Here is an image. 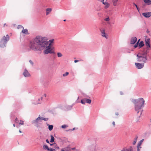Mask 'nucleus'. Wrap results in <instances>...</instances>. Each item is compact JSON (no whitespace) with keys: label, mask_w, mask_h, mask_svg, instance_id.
Listing matches in <instances>:
<instances>
[{"label":"nucleus","mask_w":151,"mask_h":151,"mask_svg":"<svg viewBox=\"0 0 151 151\" xmlns=\"http://www.w3.org/2000/svg\"><path fill=\"white\" fill-rule=\"evenodd\" d=\"M46 37L40 35L37 36L30 41L29 45V48L33 51H41L45 48L48 45Z\"/></svg>","instance_id":"nucleus-1"},{"label":"nucleus","mask_w":151,"mask_h":151,"mask_svg":"<svg viewBox=\"0 0 151 151\" xmlns=\"http://www.w3.org/2000/svg\"><path fill=\"white\" fill-rule=\"evenodd\" d=\"M145 100L143 98H139L137 99H133L132 102L134 105L135 110L139 113V110L143 108L145 104Z\"/></svg>","instance_id":"nucleus-2"},{"label":"nucleus","mask_w":151,"mask_h":151,"mask_svg":"<svg viewBox=\"0 0 151 151\" xmlns=\"http://www.w3.org/2000/svg\"><path fill=\"white\" fill-rule=\"evenodd\" d=\"M9 40V37L8 35H6V36H4L0 41V47L1 48L5 47L7 43Z\"/></svg>","instance_id":"nucleus-3"},{"label":"nucleus","mask_w":151,"mask_h":151,"mask_svg":"<svg viewBox=\"0 0 151 151\" xmlns=\"http://www.w3.org/2000/svg\"><path fill=\"white\" fill-rule=\"evenodd\" d=\"M147 52V51H146L144 53L140 55L139 54H137V61L139 62H143L144 63H146L147 60L146 54Z\"/></svg>","instance_id":"nucleus-4"},{"label":"nucleus","mask_w":151,"mask_h":151,"mask_svg":"<svg viewBox=\"0 0 151 151\" xmlns=\"http://www.w3.org/2000/svg\"><path fill=\"white\" fill-rule=\"evenodd\" d=\"M47 45H48L45 48V49L43 51L44 54L46 55L49 53H53L54 52L52 51V49L50 47H47Z\"/></svg>","instance_id":"nucleus-5"},{"label":"nucleus","mask_w":151,"mask_h":151,"mask_svg":"<svg viewBox=\"0 0 151 151\" xmlns=\"http://www.w3.org/2000/svg\"><path fill=\"white\" fill-rule=\"evenodd\" d=\"M75 148H71L69 147H67L62 149L61 150V151H71V150H73L74 151L76 150Z\"/></svg>","instance_id":"nucleus-6"},{"label":"nucleus","mask_w":151,"mask_h":151,"mask_svg":"<svg viewBox=\"0 0 151 151\" xmlns=\"http://www.w3.org/2000/svg\"><path fill=\"white\" fill-rule=\"evenodd\" d=\"M23 75L25 77H28L31 76L28 71L26 68L24 70Z\"/></svg>","instance_id":"nucleus-7"},{"label":"nucleus","mask_w":151,"mask_h":151,"mask_svg":"<svg viewBox=\"0 0 151 151\" xmlns=\"http://www.w3.org/2000/svg\"><path fill=\"white\" fill-rule=\"evenodd\" d=\"M41 121L40 119V115L35 120L33 121L32 122V123L33 124H36L35 125V126L36 127H38L37 124L39 122H41Z\"/></svg>","instance_id":"nucleus-8"},{"label":"nucleus","mask_w":151,"mask_h":151,"mask_svg":"<svg viewBox=\"0 0 151 151\" xmlns=\"http://www.w3.org/2000/svg\"><path fill=\"white\" fill-rule=\"evenodd\" d=\"M101 35V36L103 37H104L106 39H107L108 37L105 33V30L103 29H100Z\"/></svg>","instance_id":"nucleus-9"},{"label":"nucleus","mask_w":151,"mask_h":151,"mask_svg":"<svg viewBox=\"0 0 151 151\" xmlns=\"http://www.w3.org/2000/svg\"><path fill=\"white\" fill-rule=\"evenodd\" d=\"M135 64L136 67L139 69H140L144 67V64L142 63H136Z\"/></svg>","instance_id":"nucleus-10"},{"label":"nucleus","mask_w":151,"mask_h":151,"mask_svg":"<svg viewBox=\"0 0 151 151\" xmlns=\"http://www.w3.org/2000/svg\"><path fill=\"white\" fill-rule=\"evenodd\" d=\"M142 15L146 18H149L151 16V12L143 13L142 14Z\"/></svg>","instance_id":"nucleus-11"},{"label":"nucleus","mask_w":151,"mask_h":151,"mask_svg":"<svg viewBox=\"0 0 151 151\" xmlns=\"http://www.w3.org/2000/svg\"><path fill=\"white\" fill-rule=\"evenodd\" d=\"M150 39L149 38L145 40V45L147 47V49H149L150 47Z\"/></svg>","instance_id":"nucleus-12"},{"label":"nucleus","mask_w":151,"mask_h":151,"mask_svg":"<svg viewBox=\"0 0 151 151\" xmlns=\"http://www.w3.org/2000/svg\"><path fill=\"white\" fill-rule=\"evenodd\" d=\"M102 3L105 5L104 8L105 9H107L110 6V4L108 3L106 1L104 2V1H102Z\"/></svg>","instance_id":"nucleus-13"},{"label":"nucleus","mask_w":151,"mask_h":151,"mask_svg":"<svg viewBox=\"0 0 151 151\" xmlns=\"http://www.w3.org/2000/svg\"><path fill=\"white\" fill-rule=\"evenodd\" d=\"M137 38L135 37H133L132 38L131 40L130 43L131 44H134L135 42L137 41Z\"/></svg>","instance_id":"nucleus-14"},{"label":"nucleus","mask_w":151,"mask_h":151,"mask_svg":"<svg viewBox=\"0 0 151 151\" xmlns=\"http://www.w3.org/2000/svg\"><path fill=\"white\" fill-rule=\"evenodd\" d=\"M121 151H133V149L132 147H130L129 148L126 147L124 148Z\"/></svg>","instance_id":"nucleus-15"},{"label":"nucleus","mask_w":151,"mask_h":151,"mask_svg":"<svg viewBox=\"0 0 151 151\" xmlns=\"http://www.w3.org/2000/svg\"><path fill=\"white\" fill-rule=\"evenodd\" d=\"M119 0H112V2L114 6H116L117 5V3Z\"/></svg>","instance_id":"nucleus-16"},{"label":"nucleus","mask_w":151,"mask_h":151,"mask_svg":"<svg viewBox=\"0 0 151 151\" xmlns=\"http://www.w3.org/2000/svg\"><path fill=\"white\" fill-rule=\"evenodd\" d=\"M22 33L26 34L27 35H29V34L28 32V30L27 29H22Z\"/></svg>","instance_id":"nucleus-17"},{"label":"nucleus","mask_w":151,"mask_h":151,"mask_svg":"<svg viewBox=\"0 0 151 151\" xmlns=\"http://www.w3.org/2000/svg\"><path fill=\"white\" fill-rule=\"evenodd\" d=\"M52 9L51 8H47L46 9V15H48L52 11Z\"/></svg>","instance_id":"nucleus-18"},{"label":"nucleus","mask_w":151,"mask_h":151,"mask_svg":"<svg viewBox=\"0 0 151 151\" xmlns=\"http://www.w3.org/2000/svg\"><path fill=\"white\" fill-rule=\"evenodd\" d=\"M144 2L148 5L151 4V1L150 0H143Z\"/></svg>","instance_id":"nucleus-19"},{"label":"nucleus","mask_w":151,"mask_h":151,"mask_svg":"<svg viewBox=\"0 0 151 151\" xmlns=\"http://www.w3.org/2000/svg\"><path fill=\"white\" fill-rule=\"evenodd\" d=\"M139 44V48H140L144 45V42L143 41H141Z\"/></svg>","instance_id":"nucleus-20"},{"label":"nucleus","mask_w":151,"mask_h":151,"mask_svg":"<svg viewBox=\"0 0 151 151\" xmlns=\"http://www.w3.org/2000/svg\"><path fill=\"white\" fill-rule=\"evenodd\" d=\"M51 139L50 141L51 142H53L54 141L55 138L52 135H50Z\"/></svg>","instance_id":"nucleus-21"},{"label":"nucleus","mask_w":151,"mask_h":151,"mask_svg":"<svg viewBox=\"0 0 151 151\" xmlns=\"http://www.w3.org/2000/svg\"><path fill=\"white\" fill-rule=\"evenodd\" d=\"M72 107V106L70 105H68L66 106V108L67 110H70Z\"/></svg>","instance_id":"nucleus-22"},{"label":"nucleus","mask_w":151,"mask_h":151,"mask_svg":"<svg viewBox=\"0 0 151 151\" xmlns=\"http://www.w3.org/2000/svg\"><path fill=\"white\" fill-rule=\"evenodd\" d=\"M86 100V103L88 104H90L91 102V100L90 99H88L87 98H85Z\"/></svg>","instance_id":"nucleus-23"},{"label":"nucleus","mask_w":151,"mask_h":151,"mask_svg":"<svg viewBox=\"0 0 151 151\" xmlns=\"http://www.w3.org/2000/svg\"><path fill=\"white\" fill-rule=\"evenodd\" d=\"M48 126V129L50 131L52 130L53 128V126L51 125H47Z\"/></svg>","instance_id":"nucleus-24"},{"label":"nucleus","mask_w":151,"mask_h":151,"mask_svg":"<svg viewBox=\"0 0 151 151\" xmlns=\"http://www.w3.org/2000/svg\"><path fill=\"white\" fill-rule=\"evenodd\" d=\"M49 148L47 145H43V148L45 150H49Z\"/></svg>","instance_id":"nucleus-25"},{"label":"nucleus","mask_w":151,"mask_h":151,"mask_svg":"<svg viewBox=\"0 0 151 151\" xmlns=\"http://www.w3.org/2000/svg\"><path fill=\"white\" fill-rule=\"evenodd\" d=\"M54 41V40L53 39H51L49 40L48 41H47V42H48H48H49V43L52 44L53 43Z\"/></svg>","instance_id":"nucleus-26"},{"label":"nucleus","mask_w":151,"mask_h":151,"mask_svg":"<svg viewBox=\"0 0 151 151\" xmlns=\"http://www.w3.org/2000/svg\"><path fill=\"white\" fill-rule=\"evenodd\" d=\"M81 102L82 104H85V103L86 102L85 98L83 99H82L81 100Z\"/></svg>","instance_id":"nucleus-27"},{"label":"nucleus","mask_w":151,"mask_h":151,"mask_svg":"<svg viewBox=\"0 0 151 151\" xmlns=\"http://www.w3.org/2000/svg\"><path fill=\"white\" fill-rule=\"evenodd\" d=\"M57 54L59 58L63 56V55L61 52H58Z\"/></svg>","instance_id":"nucleus-28"},{"label":"nucleus","mask_w":151,"mask_h":151,"mask_svg":"<svg viewBox=\"0 0 151 151\" xmlns=\"http://www.w3.org/2000/svg\"><path fill=\"white\" fill-rule=\"evenodd\" d=\"M104 20L106 22H108L110 21V18L109 17H107L106 18L104 19Z\"/></svg>","instance_id":"nucleus-29"},{"label":"nucleus","mask_w":151,"mask_h":151,"mask_svg":"<svg viewBox=\"0 0 151 151\" xmlns=\"http://www.w3.org/2000/svg\"><path fill=\"white\" fill-rule=\"evenodd\" d=\"M94 148L93 150V149H90V147H89V148L90 149V150H91L92 151H96V150L95 149L96 148V146L95 145H93L92 146Z\"/></svg>","instance_id":"nucleus-30"},{"label":"nucleus","mask_w":151,"mask_h":151,"mask_svg":"<svg viewBox=\"0 0 151 151\" xmlns=\"http://www.w3.org/2000/svg\"><path fill=\"white\" fill-rule=\"evenodd\" d=\"M68 127V126L66 124H63L62 126L61 127L63 129H65Z\"/></svg>","instance_id":"nucleus-31"},{"label":"nucleus","mask_w":151,"mask_h":151,"mask_svg":"<svg viewBox=\"0 0 151 151\" xmlns=\"http://www.w3.org/2000/svg\"><path fill=\"white\" fill-rule=\"evenodd\" d=\"M17 29H24V27L22 25H19L17 26Z\"/></svg>","instance_id":"nucleus-32"},{"label":"nucleus","mask_w":151,"mask_h":151,"mask_svg":"<svg viewBox=\"0 0 151 151\" xmlns=\"http://www.w3.org/2000/svg\"><path fill=\"white\" fill-rule=\"evenodd\" d=\"M42 97H41V98L40 99H38V100L39 101H40L38 102H37L36 103H35V104H38L40 103L41 102V101H42Z\"/></svg>","instance_id":"nucleus-33"},{"label":"nucleus","mask_w":151,"mask_h":151,"mask_svg":"<svg viewBox=\"0 0 151 151\" xmlns=\"http://www.w3.org/2000/svg\"><path fill=\"white\" fill-rule=\"evenodd\" d=\"M143 111V110H142L141 111H140V116H138V117L137 118V121L138 122L139 119L140 118V116L141 115V114H142V112Z\"/></svg>","instance_id":"nucleus-34"},{"label":"nucleus","mask_w":151,"mask_h":151,"mask_svg":"<svg viewBox=\"0 0 151 151\" xmlns=\"http://www.w3.org/2000/svg\"><path fill=\"white\" fill-rule=\"evenodd\" d=\"M20 122H19V124L23 125L24 124V121L22 120H20Z\"/></svg>","instance_id":"nucleus-35"},{"label":"nucleus","mask_w":151,"mask_h":151,"mask_svg":"<svg viewBox=\"0 0 151 151\" xmlns=\"http://www.w3.org/2000/svg\"><path fill=\"white\" fill-rule=\"evenodd\" d=\"M69 74V73L68 72H65L64 74H63V76L64 77L66 76H68Z\"/></svg>","instance_id":"nucleus-36"},{"label":"nucleus","mask_w":151,"mask_h":151,"mask_svg":"<svg viewBox=\"0 0 151 151\" xmlns=\"http://www.w3.org/2000/svg\"><path fill=\"white\" fill-rule=\"evenodd\" d=\"M78 129V128L74 127V128H73L72 129H69L68 131H73L75 130H77V129Z\"/></svg>","instance_id":"nucleus-37"},{"label":"nucleus","mask_w":151,"mask_h":151,"mask_svg":"<svg viewBox=\"0 0 151 151\" xmlns=\"http://www.w3.org/2000/svg\"><path fill=\"white\" fill-rule=\"evenodd\" d=\"M19 120L17 118H16L15 120V122L17 123H19Z\"/></svg>","instance_id":"nucleus-38"},{"label":"nucleus","mask_w":151,"mask_h":151,"mask_svg":"<svg viewBox=\"0 0 151 151\" xmlns=\"http://www.w3.org/2000/svg\"><path fill=\"white\" fill-rule=\"evenodd\" d=\"M144 139H142V140H141L138 143L139 144H140L141 145V144L142 143V142H143Z\"/></svg>","instance_id":"nucleus-39"},{"label":"nucleus","mask_w":151,"mask_h":151,"mask_svg":"<svg viewBox=\"0 0 151 151\" xmlns=\"http://www.w3.org/2000/svg\"><path fill=\"white\" fill-rule=\"evenodd\" d=\"M138 45H139V44L138 42H137L136 44L134 45V48H136L138 46Z\"/></svg>","instance_id":"nucleus-40"},{"label":"nucleus","mask_w":151,"mask_h":151,"mask_svg":"<svg viewBox=\"0 0 151 151\" xmlns=\"http://www.w3.org/2000/svg\"><path fill=\"white\" fill-rule=\"evenodd\" d=\"M50 146L53 145L54 146H57V145L55 143L52 144H50Z\"/></svg>","instance_id":"nucleus-41"},{"label":"nucleus","mask_w":151,"mask_h":151,"mask_svg":"<svg viewBox=\"0 0 151 151\" xmlns=\"http://www.w3.org/2000/svg\"><path fill=\"white\" fill-rule=\"evenodd\" d=\"M29 62L31 64V65H33V64H34V63L32 61V60H29Z\"/></svg>","instance_id":"nucleus-42"},{"label":"nucleus","mask_w":151,"mask_h":151,"mask_svg":"<svg viewBox=\"0 0 151 151\" xmlns=\"http://www.w3.org/2000/svg\"><path fill=\"white\" fill-rule=\"evenodd\" d=\"M141 145L140 144H138L137 145V148H141Z\"/></svg>","instance_id":"nucleus-43"},{"label":"nucleus","mask_w":151,"mask_h":151,"mask_svg":"<svg viewBox=\"0 0 151 151\" xmlns=\"http://www.w3.org/2000/svg\"><path fill=\"white\" fill-rule=\"evenodd\" d=\"M8 27V25L6 23H4V24L3 27Z\"/></svg>","instance_id":"nucleus-44"},{"label":"nucleus","mask_w":151,"mask_h":151,"mask_svg":"<svg viewBox=\"0 0 151 151\" xmlns=\"http://www.w3.org/2000/svg\"><path fill=\"white\" fill-rule=\"evenodd\" d=\"M48 118H44L43 119V120H44L45 121H47L48 120Z\"/></svg>","instance_id":"nucleus-45"},{"label":"nucleus","mask_w":151,"mask_h":151,"mask_svg":"<svg viewBox=\"0 0 151 151\" xmlns=\"http://www.w3.org/2000/svg\"><path fill=\"white\" fill-rule=\"evenodd\" d=\"M49 151H55V150L54 149H52L51 148H49Z\"/></svg>","instance_id":"nucleus-46"},{"label":"nucleus","mask_w":151,"mask_h":151,"mask_svg":"<svg viewBox=\"0 0 151 151\" xmlns=\"http://www.w3.org/2000/svg\"><path fill=\"white\" fill-rule=\"evenodd\" d=\"M52 46V44L51 43H49L48 45H47V47H51Z\"/></svg>","instance_id":"nucleus-47"},{"label":"nucleus","mask_w":151,"mask_h":151,"mask_svg":"<svg viewBox=\"0 0 151 151\" xmlns=\"http://www.w3.org/2000/svg\"><path fill=\"white\" fill-rule=\"evenodd\" d=\"M44 117H42L40 116V119L41 121V122L42 120H43V119Z\"/></svg>","instance_id":"nucleus-48"},{"label":"nucleus","mask_w":151,"mask_h":151,"mask_svg":"<svg viewBox=\"0 0 151 151\" xmlns=\"http://www.w3.org/2000/svg\"><path fill=\"white\" fill-rule=\"evenodd\" d=\"M54 147H55V148L56 149H59V147L57 145V146Z\"/></svg>","instance_id":"nucleus-49"},{"label":"nucleus","mask_w":151,"mask_h":151,"mask_svg":"<svg viewBox=\"0 0 151 151\" xmlns=\"http://www.w3.org/2000/svg\"><path fill=\"white\" fill-rule=\"evenodd\" d=\"M137 139H138V137L136 136V137H135L134 138V140H136L137 141Z\"/></svg>","instance_id":"nucleus-50"},{"label":"nucleus","mask_w":151,"mask_h":151,"mask_svg":"<svg viewBox=\"0 0 151 151\" xmlns=\"http://www.w3.org/2000/svg\"><path fill=\"white\" fill-rule=\"evenodd\" d=\"M136 142V140H134V141L133 142V145H135Z\"/></svg>","instance_id":"nucleus-51"},{"label":"nucleus","mask_w":151,"mask_h":151,"mask_svg":"<svg viewBox=\"0 0 151 151\" xmlns=\"http://www.w3.org/2000/svg\"><path fill=\"white\" fill-rule=\"evenodd\" d=\"M112 124L113 125L114 127L115 126V122H112Z\"/></svg>","instance_id":"nucleus-52"},{"label":"nucleus","mask_w":151,"mask_h":151,"mask_svg":"<svg viewBox=\"0 0 151 151\" xmlns=\"http://www.w3.org/2000/svg\"><path fill=\"white\" fill-rule=\"evenodd\" d=\"M46 94H44V95H43V96H42V98H43V97H46Z\"/></svg>","instance_id":"nucleus-53"},{"label":"nucleus","mask_w":151,"mask_h":151,"mask_svg":"<svg viewBox=\"0 0 151 151\" xmlns=\"http://www.w3.org/2000/svg\"><path fill=\"white\" fill-rule=\"evenodd\" d=\"M46 142L47 143H49V140H48V139H46Z\"/></svg>","instance_id":"nucleus-54"},{"label":"nucleus","mask_w":151,"mask_h":151,"mask_svg":"<svg viewBox=\"0 0 151 151\" xmlns=\"http://www.w3.org/2000/svg\"><path fill=\"white\" fill-rule=\"evenodd\" d=\"M136 8L137 9V10H138V12H139V9L138 7L137 6V7H136Z\"/></svg>","instance_id":"nucleus-55"},{"label":"nucleus","mask_w":151,"mask_h":151,"mask_svg":"<svg viewBox=\"0 0 151 151\" xmlns=\"http://www.w3.org/2000/svg\"><path fill=\"white\" fill-rule=\"evenodd\" d=\"M120 94L121 95H122L123 94V92H122V91H120Z\"/></svg>","instance_id":"nucleus-56"},{"label":"nucleus","mask_w":151,"mask_h":151,"mask_svg":"<svg viewBox=\"0 0 151 151\" xmlns=\"http://www.w3.org/2000/svg\"><path fill=\"white\" fill-rule=\"evenodd\" d=\"M78 60H74V62L75 63H76L78 62Z\"/></svg>","instance_id":"nucleus-57"},{"label":"nucleus","mask_w":151,"mask_h":151,"mask_svg":"<svg viewBox=\"0 0 151 151\" xmlns=\"http://www.w3.org/2000/svg\"><path fill=\"white\" fill-rule=\"evenodd\" d=\"M107 24H110V22H109V21L108 22H107Z\"/></svg>","instance_id":"nucleus-58"},{"label":"nucleus","mask_w":151,"mask_h":151,"mask_svg":"<svg viewBox=\"0 0 151 151\" xmlns=\"http://www.w3.org/2000/svg\"><path fill=\"white\" fill-rule=\"evenodd\" d=\"M133 4L136 7L137 6V5L136 4L134 3H133Z\"/></svg>","instance_id":"nucleus-59"},{"label":"nucleus","mask_w":151,"mask_h":151,"mask_svg":"<svg viewBox=\"0 0 151 151\" xmlns=\"http://www.w3.org/2000/svg\"><path fill=\"white\" fill-rule=\"evenodd\" d=\"M74 151H81L79 149H76Z\"/></svg>","instance_id":"nucleus-60"},{"label":"nucleus","mask_w":151,"mask_h":151,"mask_svg":"<svg viewBox=\"0 0 151 151\" xmlns=\"http://www.w3.org/2000/svg\"><path fill=\"white\" fill-rule=\"evenodd\" d=\"M115 114L116 115H119V114L118 112L116 113Z\"/></svg>","instance_id":"nucleus-61"},{"label":"nucleus","mask_w":151,"mask_h":151,"mask_svg":"<svg viewBox=\"0 0 151 151\" xmlns=\"http://www.w3.org/2000/svg\"><path fill=\"white\" fill-rule=\"evenodd\" d=\"M140 40V39H139V40H138V41L137 42H138V43H139V42Z\"/></svg>","instance_id":"nucleus-62"},{"label":"nucleus","mask_w":151,"mask_h":151,"mask_svg":"<svg viewBox=\"0 0 151 151\" xmlns=\"http://www.w3.org/2000/svg\"><path fill=\"white\" fill-rule=\"evenodd\" d=\"M139 150H140V148H137V151H139Z\"/></svg>","instance_id":"nucleus-63"},{"label":"nucleus","mask_w":151,"mask_h":151,"mask_svg":"<svg viewBox=\"0 0 151 151\" xmlns=\"http://www.w3.org/2000/svg\"><path fill=\"white\" fill-rule=\"evenodd\" d=\"M13 126L14 127H15V124H13Z\"/></svg>","instance_id":"nucleus-64"}]
</instances>
